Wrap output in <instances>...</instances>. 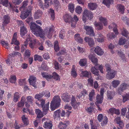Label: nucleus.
<instances>
[{
  "label": "nucleus",
  "instance_id": "nucleus-1",
  "mask_svg": "<svg viewBox=\"0 0 129 129\" xmlns=\"http://www.w3.org/2000/svg\"><path fill=\"white\" fill-rule=\"evenodd\" d=\"M30 28L34 34L41 38H43L45 36H47L50 38L52 36L53 28L50 27H47L43 31L40 26L34 23L31 24Z\"/></svg>",
  "mask_w": 129,
  "mask_h": 129
},
{
  "label": "nucleus",
  "instance_id": "nucleus-2",
  "mask_svg": "<svg viewBox=\"0 0 129 129\" xmlns=\"http://www.w3.org/2000/svg\"><path fill=\"white\" fill-rule=\"evenodd\" d=\"M60 101V99L59 96L57 95L54 96L51 103L50 107L51 110H54L56 107L59 106Z\"/></svg>",
  "mask_w": 129,
  "mask_h": 129
},
{
  "label": "nucleus",
  "instance_id": "nucleus-3",
  "mask_svg": "<svg viewBox=\"0 0 129 129\" xmlns=\"http://www.w3.org/2000/svg\"><path fill=\"white\" fill-rule=\"evenodd\" d=\"M42 75L43 78H45L47 80H49L52 78L57 80L59 81L60 80L59 75L55 72L53 73L52 75H49L47 73L42 72Z\"/></svg>",
  "mask_w": 129,
  "mask_h": 129
},
{
  "label": "nucleus",
  "instance_id": "nucleus-4",
  "mask_svg": "<svg viewBox=\"0 0 129 129\" xmlns=\"http://www.w3.org/2000/svg\"><path fill=\"white\" fill-rule=\"evenodd\" d=\"M99 20L100 22L98 23L95 22L94 24L97 29L98 30H101L103 29V27L102 23H103L104 26H106L107 24V22L106 19L105 18L102 17H99Z\"/></svg>",
  "mask_w": 129,
  "mask_h": 129
},
{
  "label": "nucleus",
  "instance_id": "nucleus-5",
  "mask_svg": "<svg viewBox=\"0 0 129 129\" xmlns=\"http://www.w3.org/2000/svg\"><path fill=\"white\" fill-rule=\"evenodd\" d=\"M91 19L93 17V15L91 12L88 11L87 9H85L83 13V20L85 22L87 18Z\"/></svg>",
  "mask_w": 129,
  "mask_h": 129
},
{
  "label": "nucleus",
  "instance_id": "nucleus-6",
  "mask_svg": "<svg viewBox=\"0 0 129 129\" xmlns=\"http://www.w3.org/2000/svg\"><path fill=\"white\" fill-rule=\"evenodd\" d=\"M20 31V34L21 37L23 38H25V36H26V41H29L30 40V37L29 35H28L27 34V29L25 26H23L21 27Z\"/></svg>",
  "mask_w": 129,
  "mask_h": 129
},
{
  "label": "nucleus",
  "instance_id": "nucleus-7",
  "mask_svg": "<svg viewBox=\"0 0 129 129\" xmlns=\"http://www.w3.org/2000/svg\"><path fill=\"white\" fill-rule=\"evenodd\" d=\"M128 84L125 82L122 83L118 87L117 90V92L119 94H121L124 90L126 89L128 86Z\"/></svg>",
  "mask_w": 129,
  "mask_h": 129
},
{
  "label": "nucleus",
  "instance_id": "nucleus-8",
  "mask_svg": "<svg viewBox=\"0 0 129 129\" xmlns=\"http://www.w3.org/2000/svg\"><path fill=\"white\" fill-rule=\"evenodd\" d=\"M17 33H14L11 42V44H15L17 45V46L15 47V49L16 50H18L19 48L18 45L19 44V42L17 40Z\"/></svg>",
  "mask_w": 129,
  "mask_h": 129
},
{
  "label": "nucleus",
  "instance_id": "nucleus-9",
  "mask_svg": "<svg viewBox=\"0 0 129 129\" xmlns=\"http://www.w3.org/2000/svg\"><path fill=\"white\" fill-rule=\"evenodd\" d=\"M84 28L86 31V33L87 34L92 36H94L93 30L92 27L91 26L88 25H85Z\"/></svg>",
  "mask_w": 129,
  "mask_h": 129
},
{
  "label": "nucleus",
  "instance_id": "nucleus-10",
  "mask_svg": "<svg viewBox=\"0 0 129 129\" xmlns=\"http://www.w3.org/2000/svg\"><path fill=\"white\" fill-rule=\"evenodd\" d=\"M23 11L21 12L20 17L22 19H24L29 15L30 12L27 9H22Z\"/></svg>",
  "mask_w": 129,
  "mask_h": 129
},
{
  "label": "nucleus",
  "instance_id": "nucleus-11",
  "mask_svg": "<svg viewBox=\"0 0 129 129\" xmlns=\"http://www.w3.org/2000/svg\"><path fill=\"white\" fill-rule=\"evenodd\" d=\"M98 120L100 122L102 121L103 119V123H101V125H103V124H106L107 123L108 118L107 117L105 116L103 117V115L101 114H99L98 115Z\"/></svg>",
  "mask_w": 129,
  "mask_h": 129
},
{
  "label": "nucleus",
  "instance_id": "nucleus-12",
  "mask_svg": "<svg viewBox=\"0 0 129 129\" xmlns=\"http://www.w3.org/2000/svg\"><path fill=\"white\" fill-rule=\"evenodd\" d=\"M3 21V28L2 29H4V26L8 24L10 22V17L8 15H5L4 16Z\"/></svg>",
  "mask_w": 129,
  "mask_h": 129
},
{
  "label": "nucleus",
  "instance_id": "nucleus-13",
  "mask_svg": "<svg viewBox=\"0 0 129 129\" xmlns=\"http://www.w3.org/2000/svg\"><path fill=\"white\" fill-rule=\"evenodd\" d=\"M84 40L86 42L88 43V45L90 47H93L95 43L93 39L91 38L86 37L85 38Z\"/></svg>",
  "mask_w": 129,
  "mask_h": 129
},
{
  "label": "nucleus",
  "instance_id": "nucleus-14",
  "mask_svg": "<svg viewBox=\"0 0 129 129\" xmlns=\"http://www.w3.org/2000/svg\"><path fill=\"white\" fill-rule=\"evenodd\" d=\"M118 44L120 45L125 44L124 46V47L125 48L128 47L129 45V43L127 42V40L123 38H120L119 39Z\"/></svg>",
  "mask_w": 129,
  "mask_h": 129
},
{
  "label": "nucleus",
  "instance_id": "nucleus-15",
  "mask_svg": "<svg viewBox=\"0 0 129 129\" xmlns=\"http://www.w3.org/2000/svg\"><path fill=\"white\" fill-rule=\"evenodd\" d=\"M116 73V72L114 70H111L110 72H108L106 75V78L109 79H111L114 78L115 75Z\"/></svg>",
  "mask_w": 129,
  "mask_h": 129
},
{
  "label": "nucleus",
  "instance_id": "nucleus-16",
  "mask_svg": "<svg viewBox=\"0 0 129 129\" xmlns=\"http://www.w3.org/2000/svg\"><path fill=\"white\" fill-rule=\"evenodd\" d=\"M29 82L30 85L33 86L35 88H36V78L33 76H30L29 79Z\"/></svg>",
  "mask_w": 129,
  "mask_h": 129
},
{
  "label": "nucleus",
  "instance_id": "nucleus-17",
  "mask_svg": "<svg viewBox=\"0 0 129 129\" xmlns=\"http://www.w3.org/2000/svg\"><path fill=\"white\" fill-rule=\"evenodd\" d=\"M81 72L80 76L82 77H87L88 78L91 77V73L86 71H80Z\"/></svg>",
  "mask_w": 129,
  "mask_h": 129
},
{
  "label": "nucleus",
  "instance_id": "nucleus-18",
  "mask_svg": "<svg viewBox=\"0 0 129 129\" xmlns=\"http://www.w3.org/2000/svg\"><path fill=\"white\" fill-rule=\"evenodd\" d=\"M78 19L77 16L75 15H74L73 18H72L71 20V26L72 27H75Z\"/></svg>",
  "mask_w": 129,
  "mask_h": 129
},
{
  "label": "nucleus",
  "instance_id": "nucleus-19",
  "mask_svg": "<svg viewBox=\"0 0 129 129\" xmlns=\"http://www.w3.org/2000/svg\"><path fill=\"white\" fill-rule=\"evenodd\" d=\"M89 59L91 60V61L95 66L97 65L98 59L94 57L92 55L90 54L88 56Z\"/></svg>",
  "mask_w": 129,
  "mask_h": 129
},
{
  "label": "nucleus",
  "instance_id": "nucleus-20",
  "mask_svg": "<svg viewBox=\"0 0 129 129\" xmlns=\"http://www.w3.org/2000/svg\"><path fill=\"white\" fill-rule=\"evenodd\" d=\"M94 51L98 55H102L104 53V51L99 46H97L95 49Z\"/></svg>",
  "mask_w": 129,
  "mask_h": 129
},
{
  "label": "nucleus",
  "instance_id": "nucleus-21",
  "mask_svg": "<svg viewBox=\"0 0 129 129\" xmlns=\"http://www.w3.org/2000/svg\"><path fill=\"white\" fill-rule=\"evenodd\" d=\"M71 104L74 109H76L77 107L79 104V103H77L75 99L74 96L72 97L71 99Z\"/></svg>",
  "mask_w": 129,
  "mask_h": 129
},
{
  "label": "nucleus",
  "instance_id": "nucleus-22",
  "mask_svg": "<svg viewBox=\"0 0 129 129\" xmlns=\"http://www.w3.org/2000/svg\"><path fill=\"white\" fill-rule=\"evenodd\" d=\"M60 112V110H58L54 112L53 116L55 119L57 120L59 119Z\"/></svg>",
  "mask_w": 129,
  "mask_h": 129
},
{
  "label": "nucleus",
  "instance_id": "nucleus-23",
  "mask_svg": "<svg viewBox=\"0 0 129 129\" xmlns=\"http://www.w3.org/2000/svg\"><path fill=\"white\" fill-rule=\"evenodd\" d=\"M0 3L6 7L9 5L10 8L11 7L12 5L8 2V0H0Z\"/></svg>",
  "mask_w": 129,
  "mask_h": 129
},
{
  "label": "nucleus",
  "instance_id": "nucleus-24",
  "mask_svg": "<svg viewBox=\"0 0 129 129\" xmlns=\"http://www.w3.org/2000/svg\"><path fill=\"white\" fill-rule=\"evenodd\" d=\"M97 37L95 38V40L99 42H102L104 41V36L101 34H98L97 35Z\"/></svg>",
  "mask_w": 129,
  "mask_h": 129
},
{
  "label": "nucleus",
  "instance_id": "nucleus-25",
  "mask_svg": "<svg viewBox=\"0 0 129 129\" xmlns=\"http://www.w3.org/2000/svg\"><path fill=\"white\" fill-rule=\"evenodd\" d=\"M42 14V11L40 10H37L35 13L34 15V18L37 19L39 18Z\"/></svg>",
  "mask_w": 129,
  "mask_h": 129
},
{
  "label": "nucleus",
  "instance_id": "nucleus-26",
  "mask_svg": "<svg viewBox=\"0 0 129 129\" xmlns=\"http://www.w3.org/2000/svg\"><path fill=\"white\" fill-rule=\"evenodd\" d=\"M97 5L95 3H90L88 4V8L91 10L95 9L97 8Z\"/></svg>",
  "mask_w": 129,
  "mask_h": 129
},
{
  "label": "nucleus",
  "instance_id": "nucleus-27",
  "mask_svg": "<svg viewBox=\"0 0 129 129\" xmlns=\"http://www.w3.org/2000/svg\"><path fill=\"white\" fill-rule=\"evenodd\" d=\"M103 96H101L99 94L97 95L96 96V102L95 103L96 105L101 104L103 100Z\"/></svg>",
  "mask_w": 129,
  "mask_h": 129
},
{
  "label": "nucleus",
  "instance_id": "nucleus-28",
  "mask_svg": "<svg viewBox=\"0 0 129 129\" xmlns=\"http://www.w3.org/2000/svg\"><path fill=\"white\" fill-rule=\"evenodd\" d=\"M116 25L115 24L113 23L110 24L109 26V29H111L113 28V30L116 35H117L118 34V31L116 29Z\"/></svg>",
  "mask_w": 129,
  "mask_h": 129
},
{
  "label": "nucleus",
  "instance_id": "nucleus-29",
  "mask_svg": "<svg viewBox=\"0 0 129 129\" xmlns=\"http://www.w3.org/2000/svg\"><path fill=\"white\" fill-rule=\"evenodd\" d=\"M62 100L65 102H69L70 100L71 97L68 93L64 94L62 97Z\"/></svg>",
  "mask_w": 129,
  "mask_h": 129
},
{
  "label": "nucleus",
  "instance_id": "nucleus-30",
  "mask_svg": "<svg viewBox=\"0 0 129 129\" xmlns=\"http://www.w3.org/2000/svg\"><path fill=\"white\" fill-rule=\"evenodd\" d=\"M114 121L119 124V127H123V123L121 120L120 117H118L114 119Z\"/></svg>",
  "mask_w": 129,
  "mask_h": 129
},
{
  "label": "nucleus",
  "instance_id": "nucleus-31",
  "mask_svg": "<svg viewBox=\"0 0 129 129\" xmlns=\"http://www.w3.org/2000/svg\"><path fill=\"white\" fill-rule=\"evenodd\" d=\"M96 66H95L94 67L91 68V70L92 73L95 75L98 76L99 75V71L96 68H97Z\"/></svg>",
  "mask_w": 129,
  "mask_h": 129
},
{
  "label": "nucleus",
  "instance_id": "nucleus-32",
  "mask_svg": "<svg viewBox=\"0 0 129 129\" xmlns=\"http://www.w3.org/2000/svg\"><path fill=\"white\" fill-rule=\"evenodd\" d=\"M75 40L79 43H82L83 42V40L80 36V35L78 34H76L75 36Z\"/></svg>",
  "mask_w": 129,
  "mask_h": 129
},
{
  "label": "nucleus",
  "instance_id": "nucleus-33",
  "mask_svg": "<svg viewBox=\"0 0 129 129\" xmlns=\"http://www.w3.org/2000/svg\"><path fill=\"white\" fill-rule=\"evenodd\" d=\"M20 97V94L18 92H16L14 94L13 101L15 102H16L18 101V99Z\"/></svg>",
  "mask_w": 129,
  "mask_h": 129
},
{
  "label": "nucleus",
  "instance_id": "nucleus-34",
  "mask_svg": "<svg viewBox=\"0 0 129 129\" xmlns=\"http://www.w3.org/2000/svg\"><path fill=\"white\" fill-rule=\"evenodd\" d=\"M87 59L85 58L81 59L79 62V64L81 66H84L87 64Z\"/></svg>",
  "mask_w": 129,
  "mask_h": 129
},
{
  "label": "nucleus",
  "instance_id": "nucleus-35",
  "mask_svg": "<svg viewBox=\"0 0 129 129\" xmlns=\"http://www.w3.org/2000/svg\"><path fill=\"white\" fill-rule=\"evenodd\" d=\"M45 93L44 91H43L39 94H37L35 95V98L38 101H40L41 99L40 98L43 96Z\"/></svg>",
  "mask_w": 129,
  "mask_h": 129
},
{
  "label": "nucleus",
  "instance_id": "nucleus-36",
  "mask_svg": "<svg viewBox=\"0 0 129 129\" xmlns=\"http://www.w3.org/2000/svg\"><path fill=\"white\" fill-rule=\"evenodd\" d=\"M113 2V0H103L102 3L109 7L111 3Z\"/></svg>",
  "mask_w": 129,
  "mask_h": 129
},
{
  "label": "nucleus",
  "instance_id": "nucleus-37",
  "mask_svg": "<svg viewBox=\"0 0 129 129\" xmlns=\"http://www.w3.org/2000/svg\"><path fill=\"white\" fill-rule=\"evenodd\" d=\"M120 81L118 80H115L111 83L112 86L114 88L116 87L120 84Z\"/></svg>",
  "mask_w": 129,
  "mask_h": 129
},
{
  "label": "nucleus",
  "instance_id": "nucleus-38",
  "mask_svg": "<svg viewBox=\"0 0 129 129\" xmlns=\"http://www.w3.org/2000/svg\"><path fill=\"white\" fill-rule=\"evenodd\" d=\"M22 119L24 124L25 125H27L29 123L28 119L26 117L25 115H23L22 117Z\"/></svg>",
  "mask_w": 129,
  "mask_h": 129
},
{
  "label": "nucleus",
  "instance_id": "nucleus-39",
  "mask_svg": "<svg viewBox=\"0 0 129 129\" xmlns=\"http://www.w3.org/2000/svg\"><path fill=\"white\" fill-rule=\"evenodd\" d=\"M52 126V125L51 123L47 122H44V126L46 129H51Z\"/></svg>",
  "mask_w": 129,
  "mask_h": 129
},
{
  "label": "nucleus",
  "instance_id": "nucleus-40",
  "mask_svg": "<svg viewBox=\"0 0 129 129\" xmlns=\"http://www.w3.org/2000/svg\"><path fill=\"white\" fill-rule=\"evenodd\" d=\"M16 80V76L14 75L11 76L9 79L10 82L11 83H15Z\"/></svg>",
  "mask_w": 129,
  "mask_h": 129
},
{
  "label": "nucleus",
  "instance_id": "nucleus-41",
  "mask_svg": "<svg viewBox=\"0 0 129 129\" xmlns=\"http://www.w3.org/2000/svg\"><path fill=\"white\" fill-rule=\"evenodd\" d=\"M67 126V125L66 123L60 122L59 123L58 127L60 129H64L66 128Z\"/></svg>",
  "mask_w": 129,
  "mask_h": 129
},
{
  "label": "nucleus",
  "instance_id": "nucleus-42",
  "mask_svg": "<svg viewBox=\"0 0 129 129\" xmlns=\"http://www.w3.org/2000/svg\"><path fill=\"white\" fill-rule=\"evenodd\" d=\"M35 112L37 115V117L40 118L43 117V115L42 113L40 110L38 109H36L35 110Z\"/></svg>",
  "mask_w": 129,
  "mask_h": 129
},
{
  "label": "nucleus",
  "instance_id": "nucleus-43",
  "mask_svg": "<svg viewBox=\"0 0 129 129\" xmlns=\"http://www.w3.org/2000/svg\"><path fill=\"white\" fill-rule=\"evenodd\" d=\"M77 75L74 65H73L72 69L71 75L73 77H76Z\"/></svg>",
  "mask_w": 129,
  "mask_h": 129
},
{
  "label": "nucleus",
  "instance_id": "nucleus-44",
  "mask_svg": "<svg viewBox=\"0 0 129 129\" xmlns=\"http://www.w3.org/2000/svg\"><path fill=\"white\" fill-rule=\"evenodd\" d=\"M117 8L121 13H124V9L123 6L120 4H118L117 6Z\"/></svg>",
  "mask_w": 129,
  "mask_h": 129
},
{
  "label": "nucleus",
  "instance_id": "nucleus-45",
  "mask_svg": "<svg viewBox=\"0 0 129 129\" xmlns=\"http://www.w3.org/2000/svg\"><path fill=\"white\" fill-rule=\"evenodd\" d=\"M63 18L64 21L66 22H68L71 19V17L69 14H67L64 15Z\"/></svg>",
  "mask_w": 129,
  "mask_h": 129
},
{
  "label": "nucleus",
  "instance_id": "nucleus-46",
  "mask_svg": "<svg viewBox=\"0 0 129 129\" xmlns=\"http://www.w3.org/2000/svg\"><path fill=\"white\" fill-rule=\"evenodd\" d=\"M121 34L122 36L127 38L128 37V33L125 29L123 28L121 30Z\"/></svg>",
  "mask_w": 129,
  "mask_h": 129
},
{
  "label": "nucleus",
  "instance_id": "nucleus-47",
  "mask_svg": "<svg viewBox=\"0 0 129 129\" xmlns=\"http://www.w3.org/2000/svg\"><path fill=\"white\" fill-rule=\"evenodd\" d=\"M25 99V98L24 97L22 98L20 102L18 103L17 106L18 107H22L24 105V101H23V100Z\"/></svg>",
  "mask_w": 129,
  "mask_h": 129
},
{
  "label": "nucleus",
  "instance_id": "nucleus-48",
  "mask_svg": "<svg viewBox=\"0 0 129 129\" xmlns=\"http://www.w3.org/2000/svg\"><path fill=\"white\" fill-rule=\"evenodd\" d=\"M95 95V92L93 90H92L89 94V100L90 101H92L93 100Z\"/></svg>",
  "mask_w": 129,
  "mask_h": 129
},
{
  "label": "nucleus",
  "instance_id": "nucleus-49",
  "mask_svg": "<svg viewBox=\"0 0 129 129\" xmlns=\"http://www.w3.org/2000/svg\"><path fill=\"white\" fill-rule=\"evenodd\" d=\"M68 9L70 11L73 13L74 10V5L72 3H70L68 5Z\"/></svg>",
  "mask_w": 129,
  "mask_h": 129
},
{
  "label": "nucleus",
  "instance_id": "nucleus-50",
  "mask_svg": "<svg viewBox=\"0 0 129 129\" xmlns=\"http://www.w3.org/2000/svg\"><path fill=\"white\" fill-rule=\"evenodd\" d=\"M26 99L27 102L30 104H32L33 103L34 100L33 98L31 96H28L26 97Z\"/></svg>",
  "mask_w": 129,
  "mask_h": 129
},
{
  "label": "nucleus",
  "instance_id": "nucleus-51",
  "mask_svg": "<svg viewBox=\"0 0 129 129\" xmlns=\"http://www.w3.org/2000/svg\"><path fill=\"white\" fill-rule=\"evenodd\" d=\"M49 104V102H48V103L46 105L42 106L43 111L46 112L48 110Z\"/></svg>",
  "mask_w": 129,
  "mask_h": 129
},
{
  "label": "nucleus",
  "instance_id": "nucleus-52",
  "mask_svg": "<svg viewBox=\"0 0 129 129\" xmlns=\"http://www.w3.org/2000/svg\"><path fill=\"white\" fill-rule=\"evenodd\" d=\"M123 101L124 102L129 100V93H126L125 95L122 96Z\"/></svg>",
  "mask_w": 129,
  "mask_h": 129
},
{
  "label": "nucleus",
  "instance_id": "nucleus-53",
  "mask_svg": "<svg viewBox=\"0 0 129 129\" xmlns=\"http://www.w3.org/2000/svg\"><path fill=\"white\" fill-rule=\"evenodd\" d=\"M2 45L4 47L8 49L9 48V47L8 43L5 41H2L1 42Z\"/></svg>",
  "mask_w": 129,
  "mask_h": 129
},
{
  "label": "nucleus",
  "instance_id": "nucleus-54",
  "mask_svg": "<svg viewBox=\"0 0 129 129\" xmlns=\"http://www.w3.org/2000/svg\"><path fill=\"white\" fill-rule=\"evenodd\" d=\"M75 11L77 13L80 14L82 11V8L79 6H77L76 8Z\"/></svg>",
  "mask_w": 129,
  "mask_h": 129
},
{
  "label": "nucleus",
  "instance_id": "nucleus-55",
  "mask_svg": "<svg viewBox=\"0 0 129 129\" xmlns=\"http://www.w3.org/2000/svg\"><path fill=\"white\" fill-rule=\"evenodd\" d=\"M117 52L118 54L121 57L122 60H123L125 59L124 54L123 53L122 51H121L120 50H119Z\"/></svg>",
  "mask_w": 129,
  "mask_h": 129
},
{
  "label": "nucleus",
  "instance_id": "nucleus-56",
  "mask_svg": "<svg viewBox=\"0 0 129 129\" xmlns=\"http://www.w3.org/2000/svg\"><path fill=\"white\" fill-rule=\"evenodd\" d=\"M54 48L56 52H57L59 50V47L58 46V42L56 41L54 43Z\"/></svg>",
  "mask_w": 129,
  "mask_h": 129
},
{
  "label": "nucleus",
  "instance_id": "nucleus-57",
  "mask_svg": "<svg viewBox=\"0 0 129 129\" xmlns=\"http://www.w3.org/2000/svg\"><path fill=\"white\" fill-rule=\"evenodd\" d=\"M64 31L63 29L61 30L59 33V37L62 39H64L65 36Z\"/></svg>",
  "mask_w": 129,
  "mask_h": 129
},
{
  "label": "nucleus",
  "instance_id": "nucleus-58",
  "mask_svg": "<svg viewBox=\"0 0 129 129\" xmlns=\"http://www.w3.org/2000/svg\"><path fill=\"white\" fill-rule=\"evenodd\" d=\"M27 41L26 40V41H25L24 43V44L22 45V46L21 47V51L22 52H24V49H25L27 47L28 43Z\"/></svg>",
  "mask_w": 129,
  "mask_h": 129
},
{
  "label": "nucleus",
  "instance_id": "nucleus-59",
  "mask_svg": "<svg viewBox=\"0 0 129 129\" xmlns=\"http://www.w3.org/2000/svg\"><path fill=\"white\" fill-rule=\"evenodd\" d=\"M28 2L26 1L25 2H24L23 3V5L20 8V10L21 11H22V9H26V8H25V7L27 5Z\"/></svg>",
  "mask_w": 129,
  "mask_h": 129
},
{
  "label": "nucleus",
  "instance_id": "nucleus-60",
  "mask_svg": "<svg viewBox=\"0 0 129 129\" xmlns=\"http://www.w3.org/2000/svg\"><path fill=\"white\" fill-rule=\"evenodd\" d=\"M105 67L107 73H108V72H110L111 70H114L111 69L110 65L108 64H106L105 65Z\"/></svg>",
  "mask_w": 129,
  "mask_h": 129
},
{
  "label": "nucleus",
  "instance_id": "nucleus-61",
  "mask_svg": "<svg viewBox=\"0 0 129 129\" xmlns=\"http://www.w3.org/2000/svg\"><path fill=\"white\" fill-rule=\"evenodd\" d=\"M116 36L113 35V34L112 33L108 34L107 35V37L109 40L113 39Z\"/></svg>",
  "mask_w": 129,
  "mask_h": 129
},
{
  "label": "nucleus",
  "instance_id": "nucleus-62",
  "mask_svg": "<svg viewBox=\"0 0 129 129\" xmlns=\"http://www.w3.org/2000/svg\"><path fill=\"white\" fill-rule=\"evenodd\" d=\"M113 92H111L110 91H108L107 92V97L108 99L111 100L113 98Z\"/></svg>",
  "mask_w": 129,
  "mask_h": 129
},
{
  "label": "nucleus",
  "instance_id": "nucleus-63",
  "mask_svg": "<svg viewBox=\"0 0 129 129\" xmlns=\"http://www.w3.org/2000/svg\"><path fill=\"white\" fill-rule=\"evenodd\" d=\"M115 110V109L114 108H110L108 111V112L109 114L112 115L114 114V111Z\"/></svg>",
  "mask_w": 129,
  "mask_h": 129
},
{
  "label": "nucleus",
  "instance_id": "nucleus-64",
  "mask_svg": "<svg viewBox=\"0 0 129 129\" xmlns=\"http://www.w3.org/2000/svg\"><path fill=\"white\" fill-rule=\"evenodd\" d=\"M122 19L126 23L127 25L129 24V19H128L126 16L122 17Z\"/></svg>",
  "mask_w": 129,
  "mask_h": 129
}]
</instances>
